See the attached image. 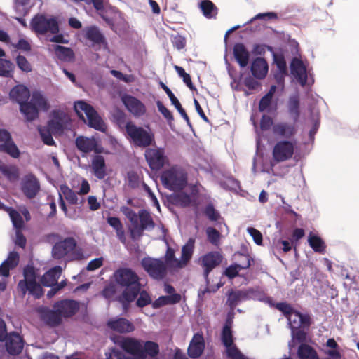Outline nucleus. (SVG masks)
I'll use <instances>...</instances> for the list:
<instances>
[{
  "instance_id": "nucleus-54",
  "label": "nucleus",
  "mask_w": 359,
  "mask_h": 359,
  "mask_svg": "<svg viewBox=\"0 0 359 359\" xmlns=\"http://www.w3.org/2000/svg\"><path fill=\"white\" fill-rule=\"evenodd\" d=\"M13 64L6 60L0 58V76L11 77L12 76Z\"/></svg>"
},
{
  "instance_id": "nucleus-22",
  "label": "nucleus",
  "mask_w": 359,
  "mask_h": 359,
  "mask_svg": "<svg viewBox=\"0 0 359 359\" xmlns=\"http://www.w3.org/2000/svg\"><path fill=\"white\" fill-rule=\"evenodd\" d=\"M107 325L110 329L120 333L131 332L135 330L134 325L124 318H111L108 320Z\"/></svg>"
},
{
  "instance_id": "nucleus-21",
  "label": "nucleus",
  "mask_w": 359,
  "mask_h": 359,
  "mask_svg": "<svg viewBox=\"0 0 359 359\" xmlns=\"http://www.w3.org/2000/svg\"><path fill=\"white\" fill-rule=\"evenodd\" d=\"M276 91V86H271L269 92L264 95L259 103V110L262 112L271 113L276 110L277 102L273 100Z\"/></svg>"
},
{
  "instance_id": "nucleus-29",
  "label": "nucleus",
  "mask_w": 359,
  "mask_h": 359,
  "mask_svg": "<svg viewBox=\"0 0 359 359\" xmlns=\"http://www.w3.org/2000/svg\"><path fill=\"white\" fill-rule=\"evenodd\" d=\"M245 292L247 300H257L268 304L271 307H273L274 306L273 299L266 296L264 291L258 288H249L245 290Z\"/></svg>"
},
{
  "instance_id": "nucleus-38",
  "label": "nucleus",
  "mask_w": 359,
  "mask_h": 359,
  "mask_svg": "<svg viewBox=\"0 0 359 359\" xmlns=\"http://www.w3.org/2000/svg\"><path fill=\"white\" fill-rule=\"evenodd\" d=\"M76 144L80 151L88 153L95 150L97 142L94 138L79 137L76 140Z\"/></svg>"
},
{
  "instance_id": "nucleus-55",
  "label": "nucleus",
  "mask_w": 359,
  "mask_h": 359,
  "mask_svg": "<svg viewBox=\"0 0 359 359\" xmlns=\"http://www.w3.org/2000/svg\"><path fill=\"white\" fill-rule=\"evenodd\" d=\"M206 234L208 241L214 245L218 246L219 245V238L221 234L219 232L213 227H208L206 229Z\"/></svg>"
},
{
  "instance_id": "nucleus-48",
  "label": "nucleus",
  "mask_w": 359,
  "mask_h": 359,
  "mask_svg": "<svg viewBox=\"0 0 359 359\" xmlns=\"http://www.w3.org/2000/svg\"><path fill=\"white\" fill-rule=\"evenodd\" d=\"M54 50L57 56L62 60L69 61L73 58V52L69 48L55 45L54 46Z\"/></svg>"
},
{
  "instance_id": "nucleus-34",
  "label": "nucleus",
  "mask_w": 359,
  "mask_h": 359,
  "mask_svg": "<svg viewBox=\"0 0 359 359\" xmlns=\"http://www.w3.org/2000/svg\"><path fill=\"white\" fill-rule=\"evenodd\" d=\"M233 55L241 67H245L248 65L250 53L243 44L236 43L234 46Z\"/></svg>"
},
{
  "instance_id": "nucleus-3",
  "label": "nucleus",
  "mask_w": 359,
  "mask_h": 359,
  "mask_svg": "<svg viewBox=\"0 0 359 359\" xmlns=\"http://www.w3.org/2000/svg\"><path fill=\"white\" fill-rule=\"evenodd\" d=\"M24 279L19 281L18 291L24 297L27 293L36 299H39L43 295V290L41 285L36 281L34 268L27 265L23 271Z\"/></svg>"
},
{
  "instance_id": "nucleus-42",
  "label": "nucleus",
  "mask_w": 359,
  "mask_h": 359,
  "mask_svg": "<svg viewBox=\"0 0 359 359\" xmlns=\"http://www.w3.org/2000/svg\"><path fill=\"white\" fill-rule=\"evenodd\" d=\"M245 262L240 264L231 265L225 270V275L229 278H233L238 274L240 269H245L250 266V258L249 256H244Z\"/></svg>"
},
{
  "instance_id": "nucleus-57",
  "label": "nucleus",
  "mask_w": 359,
  "mask_h": 359,
  "mask_svg": "<svg viewBox=\"0 0 359 359\" xmlns=\"http://www.w3.org/2000/svg\"><path fill=\"white\" fill-rule=\"evenodd\" d=\"M29 7V0H15V9L19 15L27 13Z\"/></svg>"
},
{
  "instance_id": "nucleus-40",
  "label": "nucleus",
  "mask_w": 359,
  "mask_h": 359,
  "mask_svg": "<svg viewBox=\"0 0 359 359\" xmlns=\"http://www.w3.org/2000/svg\"><path fill=\"white\" fill-rule=\"evenodd\" d=\"M163 261L169 270H176L182 269L181 266L180 259H178L175 257V250L170 247H168L166 253Z\"/></svg>"
},
{
  "instance_id": "nucleus-49",
  "label": "nucleus",
  "mask_w": 359,
  "mask_h": 359,
  "mask_svg": "<svg viewBox=\"0 0 359 359\" xmlns=\"http://www.w3.org/2000/svg\"><path fill=\"white\" fill-rule=\"evenodd\" d=\"M0 151L6 152L13 158H18L20 154V151L17 146L12 141L11 138L10 140H8L4 144L0 145Z\"/></svg>"
},
{
  "instance_id": "nucleus-52",
  "label": "nucleus",
  "mask_w": 359,
  "mask_h": 359,
  "mask_svg": "<svg viewBox=\"0 0 359 359\" xmlns=\"http://www.w3.org/2000/svg\"><path fill=\"white\" fill-rule=\"evenodd\" d=\"M60 191L62 196H63L71 204H77L78 203V197L76 193H75L73 190L69 188L66 185H63L60 187Z\"/></svg>"
},
{
  "instance_id": "nucleus-46",
  "label": "nucleus",
  "mask_w": 359,
  "mask_h": 359,
  "mask_svg": "<svg viewBox=\"0 0 359 359\" xmlns=\"http://www.w3.org/2000/svg\"><path fill=\"white\" fill-rule=\"evenodd\" d=\"M0 171L11 182L16 181L19 177V171L16 166L1 165Z\"/></svg>"
},
{
  "instance_id": "nucleus-19",
  "label": "nucleus",
  "mask_w": 359,
  "mask_h": 359,
  "mask_svg": "<svg viewBox=\"0 0 359 359\" xmlns=\"http://www.w3.org/2000/svg\"><path fill=\"white\" fill-rule=\"evenodd\" d=\"M290 69L291 74L302 86H304L306 84L308 73L303 62L298 58H294L291 62Z\"/></svg>"
},
{
  "instance_id": "nucleus-56",
  "label": "nucleus",
  "mask_w": 359,
  "mask_h": 359,
  "mask_svg": "<svg viewBox=\"0 0 359 359\" xmlns=\"http://www.w3.org/2000/svg\"><path fill=\"white\" fill-rule=\"evenodd\" d=\"M143 350L144 358L147 354L151 356H154L158 353V346L156 343L149 341L145 342L143 345Z\"/></svg>"
},
{
  "instance_id": "nucleus-36",
  "label": "nucleus",
  "mask_w": 359,
  "mask_h": 359,
  "mask_svg": "<svg viewBox=\"0 0 359 359\" xmlns=\"http://www.w3.org/2000/svg\"><path fill=\"white\" fill-rule=\"evenodd\" d=\"M195 239L190 238L182 248L180 258L181 266L185 267L192 257L194 250Z\"/></svg>"
},
{
  "instance_id": "nucleus-4",
  "label": "nucleus",
  "mask_w": 359,
  "mask_h": 359,
  "mask_svg": "<svg viewBox=\"0 0 359 359\" xmlns=\"http://www.w3.org/2000/svg\"><path fill=\"white\" fill-rule=\"evenodd\" d=\"M161 180L165 188L172 191L182 190L187 184V173L178 165L172 166L163 171Z\"/></svg>"
},
{
  "instance_id": "nucleus-16",
  "label": "nucleus",
  "mask_w": 359,
  "mask_h": 359,
  "mask_svg": "<svg viewBox=\"0 0 359 359\" xmlns=\"http://www.w3.org/2000/svg\"><path fill=\"white\" fill-rule=\"evenodd\" d=\"M76 243L73 238H66L65 239L57 242L52 248V255L55 259H61L73 252Z\"/></svg>"
},
{
  "instance_id": "nucleus-41",
  "label": "nucleus",
  "mask_w": 359,
  "mask_h": 359,
  "mask_svg": "<svg viewBox=\"0 0 359 359\" xmlns=\"http://www.w3.org/2000/svg\"><path fill=\"white\" fill-rule=\"evenodd\" d=\"M246 300L245 290L231 291L229 292L226 304L233 310L238 304Z\"/></svg>"
},
{
  "instance_id": "nucleus-45",
  "label": "nucleus",
  "mask_w": 359,
  "mask_h": 359,
  "mask_svg": "<svg viewBox=\"0 0 359 359\" xmlns=\"http://www.w3.org/2000/svg\"><path fill=\"white\" fill-rule=\"evenodd\" d=\"M297 354L299 359H318L316 351L306 344L299 346Z\"/></svg>"
},
{
  "instance_id": "nucleus-23",
  "label": "nucleus",
  "mask_w": 359,
  "mask_h": 359,
  "mask_svg": "<svg viewBox=\"0 0 359 359\" xmlns=\"http://www.w3.org/2000/svg\"><path fill=\"white\" fill-rule=\"evenodd\" d=\"M287 318L291 330H297V328H308L310 325V317L308 315H302L295 311L290 313Z\"/></svg>"
},
{
  "instance_id": "nucleus-5",
  "label": "nucleus",
  "mask_w": 359,
  "mask_h": 359,
  "mask_svg": "<svg viewBox=\"0 0 359 359\" xmlns=\"http://www.w3.org/2000/svg\"><path fill=\"white\" fill-rule=\"evenodd\" d=\"M9 96L13 101L20 104V110L27 121H32L36 118L35 109L28 104L30 92L27 87L22 85L15 86L10 91Z\"/></svg>"
},
{
  "instance_id": "nucleus-6",
  "label": "nucleus",
  "mask_w": 359,
  "mask_h": 359,
  "mask_svg": "<svg viewBox=\"0 0 359 359\" xmlns=\"http://www.w3.org/2000/svg\"><path fill=\"white\" fill-rule=\"evenodd\" d=\"M74 109L78 116L90 127L100 131H104L106 126L94 108L80 100L74 103Z\"/></svg>"
},
{
  "instance_id": "nucleus-43",
  "label": "nucleus",
  "mask_w": 359,
  "mask_h": 359,
  "mask_svg": "<svg viewBox=\"0 0 359 359\" xmlns=\"http://www.w3.org/2000/svg\"><path fill=\"white\" fill-rule=\"evenodd\" d=\"M308 243L314 252L318 253L325 252L326 245L320 236L311 232L308 236Z\"/></svg>"
},
{
  "instance_id": "nucleus-44",
  "label": "nucleus",
  "mask_w": 359,
  "mask_h": 359,
  "mask_svg": "<svg viewBox=\"0 0 359 359\" xmlns=\"http://www.w3.org/2000/svg\"><path fill=\"white\" fill-rule=\"evenodd\" d=\"M200 8L203 15L208 19L215 18L217 14V8L210 0H203L200 3Z\"/></svg>"
},
{
  "instance_id": "nucleus-9",
  "label": "nucleus",
  "mask_w": 359,
  "mask_h": 359,
  "mask_svg": "<svg viewBox=\"0 0 359 359\" xmlns=\"http://www.w3.org/2000/svg\"><path fill=\"white\" fill-rule=\"evenodd\" d=\"M71 118L67 113L62 110H53L51 119L48 121V127L53 134H60L64 130L69 128Z\"/></svg>"
},
{
  "instance_id": "nucleus-32",
  "label": "nucleus",
  "mask_w": 359,
  "mask_h": 359,
  "mask_svg": "<svg viewBox=\"0 0 359 359\" xmlns=\"http://www.w3.org/2000/svg\"><path fill=\"white\" fill-rule=\"evenodd\" d=\"M19 262V255L16 252L9 253L7 259L0 265V276L7 277L9 271L15 268Z\"/></svg>"
},
{
  "instance_id": "nucleus-60",
  "label": "nucleus",
  "mask_w": 359,
  "mask_h": 359,
  "mask_svg": "<svg viewBox=\"0 0 359 359\" xmlns=\"http://www.w3.org/2000/svg\"><path fill=\"white\" fill-rule=\"evenodd\" d=\"M140 297L137 300V305L139 307H143L149 304L151 302L150 296L146 291H140Z\"/></svg>"
},
{
  "instance_id": "nucleus-53",
  "label": "nucleus",
  "mask_w": 359,
  "mask_h": 359,
  "mask_svg": "<svg viewBox=\"0 0 359 359\" xmlns=\"http://www.w3.org/2000/svg\"><path fill=\"white\" fill-rule=\"evenodd\" d=\"M6 212L9 214L13 226L16 229H20L23 224L22 218L20 214L13 208H6Z\"/></svg>"
},
{
  "instance_id": "nucleus-15",
  "label": "nucleus",
  "mask_w": 359,
  "mask_h": 359,
  "mask_svg": "<svg viewBox=\"0 0 359 359\" xmlns=\"http://www.w3.org/2000/svg\"><path fill=\"white\" fill-rule=\"evenodd\" d=\"M21 190L27 198H34L40 190V183L34 175H27L21 181Z\"/></svg>"
},
{
  "instance_id": "nucleus-14",
  "label": "nucleus",
  "mask_w": 359,
  "mask_h": 359,
  "mask_svg": "<svg viewBox=\"0 0 359 359\" xmlns=\"http://www.w3.org/2000/svg\"><path fill=\"white\" fill-rule=\"evenodd\" d=\"M82 32L84 38L89 41L91 46L96 50L107 47L105 38L97 27L89 26L85 27Z\"/></svg>"
},
{
  "instance_id": "nucleus-51",
  "label": "nucleus",
  "mask_w": 359,
  "mask_h": 359,
  "mask_svg": "<svg viewBox=\"0 0 359 359\" xmlns=\"http://www.w3.org/2000/svg\"><path fill=\"white\" fill-rule=\"evenodd\" d=\"M275 62L278 69H279V74L276 76L278 83L283 86V76L287 72L286 62L283 57H276Z\"/></svg>"
},
{
  "instance_id": "nucleus-47",
  "label": "nucleus",
  "mask_w": 359,
  "mask_h": 359,
  "mask_svg": "<svg viewBox=\"0 0 359 359\" xmlns=\"http://www.w3.org/2000/svg\"><path fill=\"white\" fill-rule=\"evenodd\" d=\"M181 300V295L179 294H172L169 296H162L154 303V307H159L166 304H173L180 302Z\"/></svg>"
},
{
  "instance_id": "nucleus-61",
  "label": "nucleus",
  "mask_w": 359,
  "mask_h": 359,
  "mask_svg": "<svg viewBox=\"0 0 359 359\" xmlns=\"http://www.w3.org/2000/svg\"><path fill=\"white\" fill-rule=\"evenodd\" d=\"M39 133L41 136V138L43 141V142L47 145H53L54 144V140L53 139V137L50 134L51 131L48 129L45 128H40Z\"/></svg>"
},
{
  "instance_id": "nucleus-28",
  "label": "nucleus",
  "mask_w": 359,
  "mask_h": 359,
  "mask_svg": "<svg viewBox=\"0 0 359 359\" xmlns=\"http://www.w3.org/2000/svg\"><path fill=\"white\" fill-rule=\"evenodd\" d=\"M274 135L284 138H290L297 133V128L294 124L286 122L277 123L273 126Z\"/></svg>"
},
{
  "instance_id": "nucleus-64",
  "label": "nucleus",
  "mask_w": 359,
  "mask_h": 359,
  "mask_svg": "<svg viewBox=\"0 0 359 359\" xmlns=\"http://www.w3.org/2000/svg\"><path fill=\"white\" fill-rule=\"evenodd\" d=\"M107 359H122L123 358V353L117 348H111L105 353Z\"/></svg>"
},
{
  "instance_id": "nucleus-12",
  "label": "nucleus",
  "mask_w": 359,
  "mask_h": 359,
  "mask_svg": "<svg viewBox=\"0 0 359 359\" xmlns=\"http://www.w3.org/2000/svg\"><path fill=\"white\" fill-rule=\"evenodd\" d=\"M119 346L134 358H144L142 341L133 337H122L118 341Z\"/></svg>"
},
{
  "instance_id": "nucleus-30",
  "label": "nucleus",
  "mask_w": 359,
  "mask_h": 359,
  "mask_svg": "<svg viewBox=\"0 0 359 359\" xmlns=\"http://www.w3.org/2000/svg\"><path fill=\"white\" fill-rule=\"evenodd\" d=\"M252 75L258 79H264L268 72V64L266 61L261 57L255 59L251 65Z\"/></svg>"
},
{
  "instance_id": "nucleus-39",
  "label": "nucleus",
  "mask_w": 359,
  "mask_h": 359,
  "mask_svg": "<svg viewBox=\"0 0 359 359\" xmlns=\"http://www.w3.org/2000/svg\"><path fill=\"white\" fill-rule=\"evenodd\" d=\"M162 88L169 97L170 102L172 104L175 106V107L177 109L178 112L181 114V116L183 117V118L186 121L187 123L191 126L189 118L184 111V109L182 107L180 102H179L178 99L175 96L173 93L170 90V89L166 86L165 84L162 83Z\"/></svg>"
},
{
  "instance_id": "nucleus-18",
  "label": "nucleus",
  "mask_w": 359,
  "mask_h": 359,
  "mask_svg": "<svg viewBox=\"0 0 359 359\" xmlns=\"http://www.w3.org/2000/svg\"><path fill=\"white\" fill-rule=\"evenodd\" d=\"M122 102L128 111L135 117H140L146 112L144 104L133 96L124 95L122 97Z\"/></svg>"
},
{
  "instance_id": "nucleus-59",
  "label": "nucleus",
  "mask_w": 359,
  "mask_h": 359,
  "mask_svg": "<svg viewBox=\"0 0 359 359\" xmlns=\"http://www.w3.org/2000/svg\"><path fill=\"white\" fill-rule=\"evenodd\" d=\"M16 62L18 67L23 72H29L32 71V67L27 60L22 55H18L16 58Z\"/></svg>"
},
{
  "instance_id": "nucleus-31",
  "label": "nucleus",
  "mask_w": 359,
  "mask_h": 359,
  "mask_svg": "<svg viewBox=\"0 0 359 359\" xmlns=\"http://www.w3.org/2000/svg\"><path fill=\"white\" fill-rule=\"evenodd\" d=\"M62 269L56 266L48 271L41 278V283L46 287H51L57 283L61 276Z\"/></svg>"
},
{
  "instance_id": "nucleus-24",
  "label": "nucleus",
  "mask_w": 359,
  "mask_h": 359,
  "mask_svg": "<svg viewBox=\"0 0 359 359\" xmlns=\"http://www.w3.org/2000/svg\"><path fill=\"white\" fill-rule=\"evenodd\" d=\"M205 348V341L202 334H195L190 341L188 348V354L192 358H197L203 352Z\"/></svg>"
},
{
  "instance_id": "nucleus-1",
  "label": "nucleus",
  "mask_w": 359,
  "mask_h": 359,
  "mask_svg": "<svg viewBox=\"0 0 359 359\" xmlns=\"http://www.w3.org/2000/svg\"><path fill=\"white\" fill-rule=\"evenodd\" d=\"M296 140H280L276 143L272 150V160L269 165L264 163L262 155L256 154L253 160L252 170L271 173L276 176H284L288 172V167H283L280 171L276 170L278 163L284 162L292 158L296 148Z\"/></svg>"
},
{
  "instance_id": "nucleus-25",
  "label": "nucleus",
  "mask_w": 359,
  "mask_h": 359,
  "mask_svg": "<svg viewBox=\"0 0 359 359\" xmlns=\"http://www.w3.org/2000/svg\"><path fill=\"white\" fill-rule=\"evenodd\" d=\"M54 308L60 313L62 317H69L76 313L79 306L74 300H63L56 303Z\"/></svg>"
},
{
  "instance_id": "nucleus-35",
  "label": "nucleus",
  "mask_w": 359,
  "mask_h": 359,
  "mask_svg": "<svg viewBox=\"0 0 359 359\" xmlns=\"http://www.w3.org/2000/svg\"><path fill=\"white\" fill-rule=\"evenodd\" d=\"M92 168L95 176L102 180L106 176L105 161L103 156H95L92 161Z\"/></svg>"
},
{
  "instance_id": "nucleus-62",
  "label": "nucleus",
  "mask_w": 359,
  "mask_h": 359,
  "mask_svg": "<svg viewBox=\"0 0 359 359\" xmlns=\"http://www.w3.org/2000/svg\"><path fill=\"white\" fill-rule=\"evenodd\" d=\"M247 231L252 237L257 245H261L262 244V234L259 231L253 227H248Z\"/></svg>"
},
{
  "instance_id": "nucleus-50",
  "label": "nucleus",
  "mask_w": 359,
  "mask_h": 359,
  "mask_svg": "<svg viewBox=\"0 0 359 359\" xmlns=\"http://www.w3.org/2000/svg\"><path fill=\"white\" fill-rule=\"evenodd\" d=\"M299 102L298 97L296 95L291 96L288 102V109L290 115L294 121L297 120L299 115Z\"/></svg>"
},
{
  "instance_id": "nucleus-27",
  "label": "nucleus",
  "mask_w": 359,
  "mask_h": 359,
  "mask_svg": "<svg viewBox=\"0 0 359 359\" xmlns=\"http://www.w3.org/2000/svg\"><path fill=\"white\" fill-rule=\"evenodd\" d=\"M28 104H30L35 109L36 112V118L38 117L39 109L46 111L50 108V105L46 97L41 91H34L32 93L31 100L28 102Z\"/></svg>"
},
{
  "instance_id": "nucleus-33",
  "label": "nucleus",
  "mask_w": 359,
  "mask_h": 359,
  "mask_svg": "<svg viewBox=\"0 0 359 359\" xmlns=\"http://www.w3.org/2000/svg\"><path fill=\"white\" fill-rule=\"evenodd\" d=\"M41 318L48 325L56 326L62 321L60 313L54 308V309H43L41 311Z\"/></svg>"
},
{
  "instance_id": "nucleus-63",
  "label": "nucleus",
  "mask_w": 359,
  "mask_h": 359,
  "mask_svg": "<svg viewBox=\"0 0 359 359\" xmlns=\"http://www.w3.org/2000/svg\"><path fill=\"white\" fill-rule=\"evenodd\" d=\"M205 213L209 219L212 221H217L220 217L219 212L217 211L212 205L206 206Z\"/></svg>"
},
{
  "instance_id": "nucleus-13",
  "label": "nucleus",
  "mask_w": 359,
  "mask_h": 359,
  "mask_svg": "<svg viewBox=\"0 0 359 359\" xmlns=\"http://www.w3.org/2000/svg\"><path fill=\"white\" fill-rule=\"evenodd\" d=\"M154 226L155 224L151 214L145 210H141L138 213L137 224L131 230V236L133 238L135 236L140 237L144 230H151Z\"/></svg>"
},
{
  "instance_id": "nucleus-8",
  "label": "nucleus",
  "mask_w": 359,
  "mask_h": 359,
  "mask_svg": "<svg viewBox=\"0 0 359 359\" xmlns=\"http://www.w3.org/2000/svg\"><path fill=\"white\" fill-rule=\"evenodd\" d=\"M141 265L152 278L158 280L163 279L169 270L163 260L151 257L142 259Z\"/></svg>"
},
{
  "instance_id": "nucleus-11",
  "label": "nucleus",
  "mask_w": 359,
  "mask_h": 359,
  "mask_svg": "<svg viewBox=\"0 0 359 359\" xmlns=\"http://www.w3.org/2000/svg\"><path fill=\"white\" fill-rule=\"evenodd\" d=\"M145 158L150 168L158 170L168 162V158L162 148H149L145 151Z\"/></svg>"
},
{
  "instance_id": "nucleus-7",
  "label": "nucleus",
  "mask_w": 359,
  "mask_h": 359,
  "mask_svg": "<svg viewBox=\"0 0 359 359\" xmlns=\"http://www.w3.org/2000/svg\"><path fill=\"white\" fill-rule=\"evenodd\" d=\"M126 130L135 146L146 147L154 141V135L149 130L138 127L132 122L126 123Z\"/></svg>"
},
{
  "instance_id": "nucleus-58",
  "label": "nucleus",
  "mask_w": 359,
  "mask_h": 359,
  "mask_svg": "<svg viewBox=\"0 0 359 359\" xmlns=\"http://www.w3.org/2000/svg\"><path fill=\"white\" fill-rule=\"evenodd\" d=\"M121 210L123 214L130 220L133 225V228H134L135 225L137 224L138 215L135 212V211L128 207H122Z\"/></svg>"
},
{
  "instance_id": "nucleus-20",
  "label": "nucleus",
  "mask_w": 359,
  "mask_h": 359,
  "mask_svg": "<svg viewBox=\"0 0 359 359\" xmlns=\"http://www.w3.org/2000/svg\"><path fill=\"white\" fill-rule=\"evenodd\" d=\"M6 348L11 355H18L21 353L24 343L22 337L15 332H11L6 337Z\"/></svg>"
},
{
  "instance_id": "nucleus-10",
  "label": "nucleus",
  "mask_w": 359,
  "mask_h": 359,
  "mask_svg": "<svg viewBox=\"0 0 359 359\" xmlns=\"http://www.w3.org/2000/svg\"><path fill=\"white\" fill-rule=\"evenodd\" d=\"M31 27L32 30L38 34H44L48 32L55 34L59 30L55 19L48 18L43 15H36L32 20Z\"/></svg>"
},
{
  "instance_id": "nucleus-17",
  "label": "nucleus",
  "mask_w": 359,
  "mask_h": 359,
  "mask_svg": "<svg viewBox=\"0 0 359 359\" xmlns=\"http://www.w3.org/2000/svg\"><path fill=\"white\" fill-rule=\"evenodd\" d=\"M222 260L220 252L214 251L208 252L200 258L201 265L204 269V277L208 280L210 272L218 266Z\"/></svg>"
},
{
  "instance_id": "nucleus-26",
  "label": "nucleus",
  "mask_w": 359,
  "mask_h": 359,
  "mask_svg": "<svg viewBox=\"0 0 359 359\" xmlns=\"http://www.w3.org/2000/svg\"><path fill=\"white\" fill-rule=\"evenodd\" d=\"M222 341L226 348V353H233L238 351L237 347L233 343V337L231 329V322L227 320L226 325L224 326L222 332Z\"/></svg>"
},
{
  "instance_id": "nucleus-2",
  "label": "nucleus",
  "mask_w": 359,
  "mask_h": 359,
  "mask_svg": "<svg viewBox=\"0 0 359 359\" xmlns=\"http://www.w3.org/2000/svg\"><path fill=\"white\" fill-rule=\"evenodd\" d=\"M116 283L125 287L121 299L123 304L133 302L139 294L140 283L139 277L135 271L130 269L123 268L117 270L114 273Z\"/></svg>"
},
{
  "instance_id": "nucleus-37",
  "label": "nucleus",
  "mask_w": 359,
  "mask_h": 359,
  "mask_svg": "<svg viewBox=\"0 0 359 359\" xmlns=\"http://www.w3.org/2000/svg\"><path fill=\"white\" fill-rule=\"evenodd\" d=\"M306 328H297V330H292V339L288 343V347L290 352L293 351V348L299 344H304L306 341V332H305Z\"/></svg>"
}]
</instances>
